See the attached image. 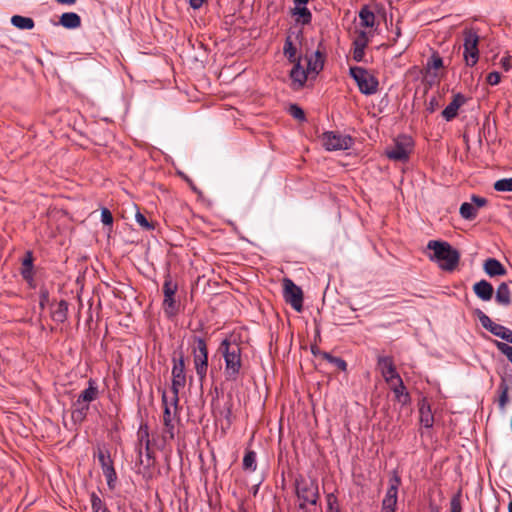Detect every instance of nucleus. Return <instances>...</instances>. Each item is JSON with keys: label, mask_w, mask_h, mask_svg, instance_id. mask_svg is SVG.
Listing matches in <instances>:
<instances>
[{"label": "nucleus", "mask_w": 512, "mask_h": 512, "mask_svg": "<svg viewBox=\"0 0 512 512\" xmlns=\"http://www.w3.org/2000/svg\"><path fill=\"white\" fill-rule=\"evenodd\" d=\"M427 249L432 253L428 258L438 264L443 271L452 272L456 269L460 261V253L450 243L440 240H430L427 243Z\"/></svg>", "instance_id": "1"}, {"label": "nucleus", "mask_w": 512, "mask_h": 512, "mask_svg": "<svg viewBox=\"0 0 512 512\" xmlns=\"http://www.w3.org/2000/svg\"><path fill=\"white\" fill-rule=\"evenodd\" d=\"M225 362L224 375L227 381H236L242 368V348L239 343L224 339L219 346Z\"/></svg>", "instance_id": "2"}, {"label": "nucleus", "mask_w": 512, "mask_h": 512, "mask_svg": "<svg viewBox=\"0 0 512 512\" xmlns=\"http://www.w3.org/2000/svg\"><path fill=\"white\" fill-rule=\"evenodd\" d=\"M138 443L136 452L138 455L137 464L141 467L139 472L145 475L155 463L154 453L151 450L149 428L147 424H141L137 432Z\"/></svg>", "instance_id": "3"}, {"label": "nucleus", "mask_w": 512, "mask_h": 512, "mask_svg": "<svg viewBox=\"0 0 512 512\" xmlns=\"http://www.w3.org/2000/svg\"><path fill=\"white\" fill-rule=\"evenodd\" d=\"M295 491L300 509H305L307 504L316 505L319 500V487L315 479H306L299 476L295 480Z\"/></svg>", "instance_id": "4"}, {"label": "nucleus", "mask_w": 512, "mask_h": 512, "mask_svg": "<svg viewBox=\"0 0 512 512\" xmlns=\"http://www.w3.org/2000/svg\"><path fill=\"white\" fill-rule=\"evenodd\" d=\"M192 355L196 374L202 384L208 371V347L203 338L193 337Z\"/></svg>", "instance_id": "5"}, {"label": "nucleus", "mask_w": 512, "mask_h": 512, "mask_svg": "<svg viewBox=\"0 0 512 512\" xmlns=\"http://www.w3.org/2000/svg\"><path fill=\"white\" fill-rule=\"evenodd\" d=\"M349 75L354 79L362 94L373 95L378 91L379 81L367 69L360 66L350 67Z\"/></svg>", "instance_id": "6"}, {"label": "nucleus", "mask_w": 512, "mask_h": 512, "mask_svg": "<svg viewBox=\"0 0 512 512\" xmlns=\"http://www.w3.org/2000/svg\"><path fill=\"white\" fill-rule=\"evenodd\" d=\"M479 42L480 37L474 29L463 31V59L468 67H474L479 61Z\"/></svg>", "instance_id": "7"}, {"label": "nucleus", "mask_w": 512, "mask_h": 512, "mask_svg": "<svg viewBox=\"0 0 512 512\" xmlns=\"http://www.w3.org/2000/svg\"><path fill=\"white\" fill-rule=\"evenodd\" d=\"M414 143L410 136L400 135L392 146L386 148L385 155L393 161L407 162L413 151Z\"/></svg>", "instance_id": "8"}, {"label": "nucleus", "mask_w": 512, "mask_h": 512, "mask_svg": "<svg viewBox=\"0 0 512 512\" xmlns=\"http://www.w3.org/2000/svg\"><path fill=\"white\" fill-rule=\"evenodd\" d=\"M178 290V284L172 280L170 274L165 276L163 283V294L164 299L162 303L163 311L168 318H172L177 315L179 305L176 301V292Z\"/></svg>", "instance_id": "9"}, {"label": "nucleus", "mask_w": 512, "mask_h": 512, "mask_svg": "<svg viewBox=\"0 0 512 512\" xmlns=\"http://www.w3.org/2000/svg\"><path fill=\"white\" fill-rule=\"evenodd\" d=\"M321 142L328 151L348 150L354 144L350 135L335 131L324 132L321 136Z\"/></svg>", "instance_id": "10"}, {"label": "nucleus", "mask_w": 512, "mask_h": 512, "mask_svg": "<svg viewBox=\"0 0 512 512\" xmlns=\"http://www.w3.org/2000/svg\"><path fill=\"white\" fill-rule=\"evenodd\" d=\"M186 385V374H185V363L183 355H180L178 359L173 358V367H172V385L171 389L173 392V396L171 398V403L173 405H177L179 401L178 394L180 390H182Z\"/></svg>", "instance_id": "11"}, {"label": "nucleus", "mask_w": 512, "mask_h": 512, "mask_svg": "<svg viewBox=\"0 0 512 512\" xmlns=\"http://www.w3.org/2000/svg\"><path fill=\"white\" fill-rule=\"evenodd\" d=\"M283 298L297 312L303 308V292L291 279H283Z\"/></svg>", "instance_id": "12"}, {"label": "nucleus", "mask_w": 512, "mask_h": 512, "mask_svg": "<svg viewBox=\"0 0 512 512\" xmlns=\"http://www.w3.org/2000/svg\"><path fill=\"white\" fill-rule=\"evenodd\" d=\"M98 460L102 468L103 475L107 480V485L110 489L115 488L117 474L113 466V461L111 459L110 453L108 450L99 449L98 450Z\"/></svg>", "instance_id": "13"}, {"label": "nucleus", "mask_w": 512, "mask_h": 512, "mask_svg": "<svg viewBox=\"0 0 512 512\" xmlns=\"http://www.w3.org/2000/svg\"><path fill=\"white\" fill-rule=\"evenodd\" d=\"M401 485V478L400 476L394 472L392 477L389 479V487L386 491V495L382 500V507L385 509L389 508H395L397 506V500H398V489Z\"/></svg>", "instance_id": "14"}, {"label": "nucleus", "mask_w": 512, "mask_h": 512, "mask_svg": "<svg viewBox=\"0 0 512 512\" xmlns=\"http://www.w3.org/2000/svg\"><path fill=\"white\" fill-rule=\"evenodd\" d=\"M377 367L385 382H392L400 377L391 356H379L377 359Z\"/></svg>", "instance_id": "15"}, {"label": "nucleus", "mask_w": 512, "mask_h": 512, "mask_svg": "<svg viewBox=\"0 0 512 512\" xmlns=\"http://www.w3.org/2000/svg\"><path fill=\"white\" fill-rule=\"evenodd\" d=\"M369 39L365 31H360L353 41V59L361 62L365 56V49L368 46Z\"/></svg>", "instance_id": "16"}, {"label": "nucleus", "mask_w": 512, "mask_h": 512, "mask_svg": "<svg viewBox=\"0 0 512 512\" xmlns=\"http://www.w3.org/2000/svg\"><path fill=\"white\" fill-rule=\"evenodd\" d=\"M466 103V98L461 93L453 96V100L442 111V117L446 121H452L457 115L459 108Z\"/></svg>", "instance_id": "17"}, {"label": "nucleus", "mask_w": 512, "mask_h": 512, "mask_svg": "<svg viewBox=\"0 0 512 512\" xmlns=\"http://www.w3.org/2000/svg\"><path fill=\"white\" fill-rule=\"evenodd\" d=\"M90 404L91 403L89 402L81 401V399L77 397V399L72 404L71 411V419L74 424H81L84 422L89 412Z\"/></svg>", "instance_id": "18"}, {"label": "nucleus", "mask_w": 512, "mask_h": 512, "mask_svg": "<svg viewBox=\"0 0 512 512\" xmlns=\"http://www.w3.org/2000/svg\"><path fill=\"white\" fill-rule=\"evenodd\" d=\"M443 59L438 52H433L427 59V63L424 67L426 78H431V81L438 77L436 70L443 68Z\"/></svg>", "instance_id": "19"}, {"label": "nucleus", "mask_w": 512, "mask_h": 512, "mask_svg": "<svg viewBox=\"0 0 512 512\" xmlns=\"http://www.w3.org/2000/svg\"><path fill=\"white\" fill-rule=\"evenodd\" d=\"M100 394L98 383L95 379L90 378L87 382V387L81 391L78 398L83 402L92 403L98 399Z\"/></svg>", "instance_id": "20"}, {"label": "nucleus", "mask_w": 512, "mask_h": 512, "mask_svg": "<svg viewBox=\"0 0 512 512\" xmlns=\"http://www.w3.org/2000/svg\"><path fill=\"white\" fill-rule=\"evenodd\" d=\"M164 404V413H163V424H164V439H173L174 438V424L172 420L171 410L167 404V397L163 395L162 397Z\"/></svg>", "instance_id": "21"}, {"label": "nucleus", "mask_w": 512, "mask_h": 512, "mask_svg": "<svg viewBox=\"0 0 512 512\" xmlns=\"http://www.w3.org/2000/svg\"><path fill=\"white\" fill-rule=\"evenodd\" d=\"M473 291L482 301H490L493 296V286L486 280H480L473 285Z\"/></svg>", "instance_id": "22"}, {"label": "nucleus", "mask_w": 512, "mask_h": 512, "mask_svg": "<svg viewBox=\"0 0 512 512\" xmlns=\"http://www.w3.org/2000/svg\"><path fill=\"white\" fill-rule=\"evenodd\" d=\"M294 66L290 71V78L293 82L294 87L301 88L307 81V70H305L300 61L293 62Z\"/></svg>", "instance_id": "23"}, {"label": "nucleus", "mask_w": 512, "mask_h": 512, "mask_svg": "<svg viewBox=\"0 0 512 512\" xmlns=\"http://www.w3.org/2000/svg\"><path fill=\"white\" fill-rule=\"evenodd\" d=\"M483 269L490 277L503 276L507 272L502 263L495 258H488L485 260Z\"/></svg>", "instance_id": "24"}, {"label": "nucleus", "mask_w": 512, "mask_h": 512, "mask_svg": "<svg viewBox=\"0 0 512 512\" xmlns=\"http://www.w3.org/2000/svg\"><path fill=\"white\" fill-rule=\"evenodd\" d=\"M325 55L317 50L307 59V72L318 74L324 67Z\"/></svg>", "instance_id": "25"}, {"label": "nucleus", "mask_w": 512, "mask_h": 512, "mask_svg": "<svg viewBox=\"0 0 512 512\" xmlns=\"http://www.w3.org/2000/svg\"><path fill=\"white\" fill-rule=\"evenodd\" d=\"M59 24L66 29H76L81 26V18L75 12H65L61 15Z\"/></svg>", "instance_id": "26"}, {"label": "nucleus", "mask_w": 512, "mask_h": 512, "mask_svg": "<svg viewBox=\"0 0 512 512\" xmlns=\"http://www.w3.org/2000/svg\"><path fill=\"white\" fill-rule=\"evenodd\" d=\"M397 385L392 386V391L395 395L396 401L401 403L402 405H406L410 402L411 398L409 393L406 390V387L403 383V380L401 377H399L397 380Z\"/></svg>", "instance_id": "27"}, {"label": "nucleus", "mask_w": 512, "mask_h": 512, "mask_svg": "<svg viewBox=\"0 0 512 512\" xmlns=\"http://www.w3.org/2000/svg\"><path fill=\"white\" fill-rule=\"evenodd\" d=\"M495 300L499 305L509 306L511 304V291L507 283L502 282L497 290L495 295Z\"/></svg>", "instance_id": "28"}, {"label": "nucleus", "mask_w": 512, "mask_h": 512, "mask_svg": "<svg viewBox=\"0 0 512 512\" xmlns=\"http://www.w3.org/2000/svg\"><path fill=\"white\" fill-rule=\"evenodd\" d=\"M291 13L293 16L297 17L296 22L301 23L302 25L310 24L312 20V14L306 5L294 6Z\"/></svg>", "instance_id": "29"}, {"label": "nucleus", "mask_w": 512, "mask_h": 512, "mask_svg": "<svg viewBox=\"0 0 512 512\" xmlns=\"http://www.w3.org/2000/svg\"><path fill=\"white\" fill-rule=\"evenodd\" d=\"M68 315V303L65 300H61L57 307L52 311V319L58 323H63L67 320Z\"/></svg>", "instance_id": "30"}, {"label": "nucleus", "mask_w": 512, "mask_h": 512, "mask_svg": "<svg viewBox=\"0 0 512 512\" xmlns=\"http://www.w3.org/2000/svg\"><path fill=\"white\" fill-rule=\"evenodd\" d=\"M11 23L13 26L21 30H31L35 26L34 20L32 18L21 15L12 16Z\"/></svg>", "instance_id": "31"}, {"label": "nucleus", "mask_w": 512, "mask_h": 512, "mask_svg": "<svg viewBox=\"0 0 512 512\" xmlns=\"http://www.w3.org/2000/svg\"><path fill=\"white\" fill-rule=\"evenodd\" d=\"M498 391H499V399H498V406H499V409L501 411H505L506 410V406L509 402V387L505 381V379H502V381L500 382L499 386H498Z\"/></svg>", "instance_id": "32"}, {"label": "nucleus", "mask_w": 512, "mask_h": 512, "mask_svg": "<svg viewBox=\"0 0 512 512\" xmlns=\"http://www.w3.org/2000/svg\"><path fill=\"white\" fill-rule=\"evenodd\" d=\"M420 412V423L426 427L431 428L434 423V417L431 412V408L428 404L423 403L419 409Z\"/></svg>", "instance_id": "33"}, {"label": "nucleus", "mask_w": 512, "mask_h": 512, "mask_svg": "<svg viewBox=\"0 0 512 512\" xmlns=\"http://www.w3.org/2000/svg\"><path fill=\"white\" fill-rule=\"evenodd\" d=\"M360 24L363 27L371 28L375 24V14L369 9L368 6H364L359 12Z\"/></svg>", "instance_id": "34"}, {"label": "nucleus", "mask_w": 512, "mask_h": 512, "mask_svg": "<svg viewBox=\"0 0 512 512\" xmlns=\"http://www.w3.org/2000/svg\"><path fill=\"white\" fill-rule=\"evenodd\" d=\"M243 469L254 472L257 469V460H256V453L252 450L246 451L244 457H243Z\"/></svg>", "instance_id": "35"}, {"label": "nucleus", "mask_w": 512, "mask_h": 512, "mask_svg": "<svg viewBox=\"0 0 512 512\" xmlns=\"http://www.w3.org/2000/svg\"><path fill=\"white\" fill-rule=\"evenodd\" d=\"M283 52H284V55L288 58V60L290 62L293 63V62H296V61H300V59H298L296 57L297 49L294 46L290 36H288L286 38V40H285L284 47H283Z\"/></svg>", "instance_id": "36"}, {"label": "nucleus", "mask_w": 512, "mask_h": 512, "mask_svg": "<svg viewBox=\"0 0 512 512\" xmlns=\"http://www.w3.org/2000/svg\"><path fill=\"white\" fill-rule=\"evenodd\" d=\"M459 212L461 217L466 220H473L477 216V208L468 202L461 204Z\"/></svg>", "instance_id": "37"}, {"label": "nucleus", "mask_w": 512, "mask_h": 512, "mask_svg": "<svg viewBox=\"0 0 512 512\" xmlns=\"http://www.w3.org/2000/svg\"><path fill=\"white\" fill-rule=\"evenodd\" d=\"M492 334L507 341L508 343H511L512 344V330L503 326V325H500V324H497L495 327H492Z\"/></svg>", "instance_id": "38"}, {"label": "nucleus", "mask_w": 512, "mask_h": 512, "mask_svg": "<svg viewBox=\"0 0 512 512\" xmlns=\"http://www.w3.org/2000/svg\"><path fill=\"white\" fill-rule=\"evenodd\" d=\"M321 357L324 360L328 361L329 363L335 365L339 370H341V371L347 370V363L344 359H342L340 357H335L328 352H322Z\"/></svg>", "instance_id": "39"}, {"label": "nucleus", "mask_w": 512, "mask_h": 512, "mask_svg": "<svg viewBox=\"0 0 512 512\" xmlns=\"http://www.w3.org/2000/svg\"><path fill=\"white\" fill-rule=\"evenodd\" d=\"M91 508L93 512H109L105 503L102 499L96 494L92 493L90 495Z\"/></svg>", "instance_id": "40"}, {"label": "nucleus", "mask_w": 512, "mask_h": 512, "mask_svg": "<svg viewBox=\"0 0 512 512\" xmlns=\"http://www.w3.org/2000/svg\"><path fill=\"white\" fill-rule=\"evenodd\" d=\"M34 265H33V254L31 251H27L25 253V257L22 260V267H21V275L34 273L33 271Z\"/></svg>", "instance_id": "41"}, {"label": "nucleus", "mask_w": 512, "mask_h": 512, "mask_svg": "<svg viewBox=\"0 0 512 512\" xmlns=\"http://www.w3.org/2000/svg\"><path fill=\"white\" fill-rule=\"evenodd\" d=\"M494 189L499 192L512 191V178H503L494 183Z\"/></svg>", "instance_id": "42"}, {"label": "nucleus", "mask_w": 512, "mask_h": 512, "mask_svg": "<svg viewBox=\"0 0 512 512\" xmlns=\"http://www.w3.org/2000/svg\"><path fill=\"white\" fill-rule=\"evenodd\" d=\"M327 512H340L338 498L334 493H329L326 496Z\"/></svg>", "instance_id": "43"}, {"label": "nucleus", "mask_w": 512, "mask_h": 512, "mask_svg": "<svg viewBox=\"0 0 512 512\" xmlns=\"http://www.w3.org/2000/svg\"><path fill=\"white\" fill-rule=\"evenodd\" d=\"M478 318L481 323V325L487 329L490 333L492 332V327H495L497 323L493 322L489 316H487L482 311H478Z\"/></svg>", "instance_id": "44"}, {"label": "nucleus", "mask_w": 512, "mask_h": 512, "mask_svg": "<svg viewBox=\"0 0 512 512\" xmlns=\"http://www.w3.org/2000/svg\"><path fill=\"white\" fill-rule=\"evenodd\" d=\"M441 106L440 96H432L426 103V111L430 114L434 113Z\"/></svg>", "instance_id": "45"}, {"label": "nucleus", "mask_w": 512, "mask_h": 512, "mask_svg": "<svg viewBox=\"0 0 512 512\" xmlns=\"http://www.w3.org/2000/svg\"><path fill=\"white\" fill-rule=\"evenodd\" d=\"M136 222L144 229V230H152L153 225L146 219V217L141 213L137 212L135 215Z\"/></svg>", "instance_id": "46"}, {"label": "nucleus", "mask_w": 512, "mask_h": 512, "mask_svg": "<svg viewBox=\"0 0 512 512\" xmlns=\"http://www.w3.org/2000/svg\"><path fill=\"white\" fill-rule=\"evenodd\" d=\"M289 113L292 117L298 120H304L305 119V113L302 108H300L296 104H292L289 108Z\"/></svg>", "instance_id": "47"}, {"label": "nucleus", "mask_w": 512, "mask_h": 512, "mask_svg": "<svg viewBox=\"0 0 512 512\" xmlns=\"http://www.w3.org/2000/svg\"><path fill=\"white\" fill-rule=\"evenodd\" d=\"M450 512H462L460 493L453 496L450 500Z\"/></svg>", "instance_id": "48"}, {"label": "nucleus", "mask_w": 512, "mask_h": 512, "mask_svg": "<svg viewBox=\"0 0 512 512\" xmlns=\"http://www.w3.org/2000/svg\"><path fill=\"white\" fill-rule=\"evenodd\" d=\"M101 221L104 225L112 226L113 216L109 209L102 208L101 210Z\"/></svg>", "instance_id": "49"}, {"label": "nucleus", "mask_w": 512, "mask_h": 512, "mask_svg": "<svg viewBox=\"0 0 512 512\" xmlns=\"http://www.w3.org/2000/svg\"><path fill=\"white\" fill-rule=\"evenodd\" d=\"M486 81L491 86L498 85L501 81V75L497 71H492L487 75Z\"/></svg>", "instance_id": "50"}, {"label": "nucleus", "mask_w": 512, "mask_h": 512, "mask_svg": "<svg viewBox=\"0 0 512 512\" xmlns=\"http://www.w3.org/2000/svg\"><path fill=\"white\" fill-rule=\"evenodd\" d=\"M500 66L501 68L508 72L512 69V57L507 54L506 56H504L501 60H500Z\"/></svg>", "instance_id": "51"}, {"label": "nucleus", "mask_w": 512, "mask_h": 512, "mask_svg": "<svg viewBox=\"0 0 512 512\" xmlns=\"http://www.w3.org/2000/svg\"><path fill=\"white\" fill-rule=\"evenodd\" d=\"M48 301H49V292L46 288H42L40 290V301H39V305H40L41 309H44V307L48 303Z\"/></svg>", "instance_id": "52"}, {"label": "nucleus", "mask_w": 512, "mask_h": 512, "mask_svg": "<svg viewBox=\"0 0 512 512\" xmlns=\"http://www.w3.org/2000/svg\"><path fill=\"white\" fill-rule=\"evenodd\" d=\"M472 202L476 205V208H480L486 205L487 200L483 197L473 195L471 197Z\"/></svg>", "instance_id": "53"}, {"label": "nucleus", "mask_w": 512, "mask_h": 512, "mask_svg": "<svg viewBox=\"0 0 512 512\" xmlns=\"http://www.w3.org/2000/svg\"><path fill=\"white\" fill-rule=\"evenodd\" d=\"M207 0H189V5L192 9L198 10L200 9Z\"/></svg>", "instance_id": "54"}, {"label": "nucleus", "mask_w": 512, "mask_h": 512, "mask_svg": "<svg viewBox=\"0 0 512 512\" xmlns=\"http://www.w3.org/2000/svg\"><path fill=\"white\" fill-rule=\"evenodd\" d=\"M23 277V279L28 283V285L30 287H34L35 286V280H34V273H27V274H24V275H21Z\"/></svg>", "instance_id": "55"}, {"label": "nucleus", "mask_w": 512, "mask_h": 512, "mask_svg": "<svg viewBox=\"0 0 512 512\" xmlns=\"http://www.w3.org/2000/svg\"><path fill=\"white\" fill-rule=\"evenodd\" d=\"M394 34L395 36L393 37L392 41L393 43H396L399 37L401 36V28L398 26V24L395 27Z\"/></svg>", "instance_id": "56"}, {"label": "nucleus", "mask_w": 512, "mask_h": 512, "mask_svg": "<svg viewBox=\"0 0 512 512\" xmlns=\"http://www.w3.org/2000/svg\"><path fill=\"white\" fill-rule=\"evenodd\" d=\"M56 1L60 4H65V5H72L76 2V0H56Z\"/></svg>", "instance_id": "57"}, {"label": "nucleus", "mask_w": 512, "mask_h": 512, "mask_svg": "<svg viewBox=\"0 0 512 512\" xmlns=\"http://www.w3.org/2000/svg\"><path fill=\"white\" fill-rule=\"evenodd\" d=\"M309 0H294V5L295 6H302V5H307Z\"/></svg>", "instance_id": "58"}, {"label": "nucleus", "mask_w": 512, "mask_h": 512, "mask_svg": "<svg viewBox=\"0 0 512 512\" xmlns=\"http://www.w3.org/2000/svg\"><path fill=\"white\" fill-rule=\"evenodd\" d=\"M396 509L395 508H387L385 509L384 507H381V512H395Z\"/></svg>", "instance_id": "59"}, {"label": "nucleus", "mask_w": 512, "mask_h": 512, "mask_svg": "<svg viewBox=\"0 0 512 512\" xmlns=\"http://www.w3.org/2000/svg\"><path fill=\"white\" fill-rule=\"evenodd\" d=\"M312 353H313L314 355H320V356H321V353H322V352H321V351H319V350H317V349H315L314 347H312Z\"/></svg>", "instance_id": "60"}, {"label": "nucleus", "mask_w": 512, "mask_h": 512, "mask_svg": "<svg viewBox=\"0 0 512 512\" xmlns=\"http://www.w3.org/2000/svg\"><path fill=\"white\" fill-rule=\"evenodd\" d=\"M386 383L389 385V387H390V389H391V390H392V386H393V385H397L396 380H395V381H392V382H386Z\"/></svg>", "instance_id": "61"}, {"label": "nucleus", "mask_w": 512, "mask_h": 512, "mask_svg": "<svg viewBox=\"0 0 512 512\" xmlns=\"http://www.w3.org/2000/svg\"><path fill=\"white\" fill-rule=\"evenodd\" d=\"M508 512H512V500L508 504Z\"/></svg>", "instance_id": "62"}]
</instances>
